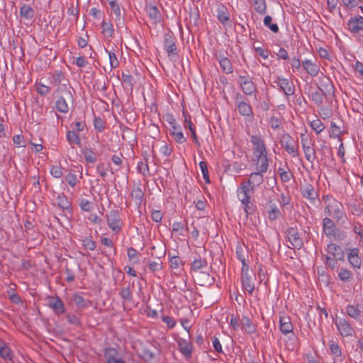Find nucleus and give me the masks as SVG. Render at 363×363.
Listing matches in <instances>:
<instances>
[{"instance_id":"f257e3e1","label":"nucleus","mask_w":363,"mask_h":363,"mask_svg":"<svg viewBox=\"0 0 363 363\" xmlns=\"http://www.w3.org/2000/svg\"><path fill=\"white\" fill-rule=\"evenodd\" d=\"M279 143L292 157L299 156L298 143L289 133H284L281 136Z\"/></svg>"},{"instance_id":"f03ea898","label":"nucleus","mask_w":363,"mask_h":363,"mask_svg":"<svg viewBox=\"0 0 363 363\" xmlns=\"http://www.w3.org/2000/svg\"><path fill=\"white\" fill-rule=\"evenodd\" d=\"M286 237L291 246L289 248L301 249L303 245V239L300 236L298 230L296 228L290 227L286 229Z\"/></svg>"},{"instance_id":"7ed1b4c3","label":"nucleus","mask_w":363,"mask_h":363,"mask_svg":"<svg viewBox=\"0 0 363 363\" xmlns=\"http://www.w3.org/2000/svg\"><path fill=\"white\" fill-rule=\"evenodd\" d=\"M274 84H276L279 90L284 94L286 98L294 94L295 85L291 80L278 77L274 81Z\"/></svg>"},{"instance_id":"20e7f679","label":"nucleus","mask_w":363,"mask_h":363,"mask_svg":"<svg viewBox=\"0 0 363 363\" xmlns=\"http://www.w3.org/2000/svg\"><path fill=\"white\" fill-rule=\"evenodd\" d=\"M106 222L112 231L118 233L121 230L123 221L118 210H112L106 214Z\"/></svg>"},{"instance_id":"39448f33","label":"nucleus","mask_w":363,"mask_h":363,"mask_svg":"<svg viewBox=\"0 0 363 363\" xmlns=\"http://www.w3.org/2000/svg\"><path fill=\"white\" fill-rule=\"evenodd\" d=\"M235 102L238 113L245 117H253V112L251 106L243 100L240 94H237L235 97Z\"/></svg>"},{"instance_id":"423d86ee","label":"nucleus","mask_w":363,"mask_h":363,"mask_svg":"<svg viewBox=\"0 0 363 363\" xmlns=\"http://www.w3.org/2000/svg\"><path fill=\"white\" fill-rule=\"evenodd\" d=\"M65 95L55 96V107L58 112L62 113H67L69 112V108L67 102L69 100H72L71 91H65Z\"/></svg>"},{"instance_id":"0eeeda50","label":"nucleus","mask_w":363,"mask_h":363,"mask_svg":"<svg viewBox=\"0 0 363 363\" xmlns=\"http://www.w3.org/2000/svg\"><path fill=\"white\" fill-rule=\"evenodd\" d=\"M175 40L176 38L172 33H167L164 35V48L168 57H178L179 55Z\"/></svg>"},{"instance_id":"6e6552de","label":"nucleus","mask_w":363,"mask_h":363,"mask_svg":"<svg viewBox=\"0 0 363 363\" xmlns=\"http://www.w3.org/2000/svg\"><path fill=\"white\" fill-rule=\"evenodd\" d=\"M254 192L253 187L248 186L243 182L237 190V195L241 203H247L249 201H251V196Z\"/></svg>"},{"instance_id":"1a4fd4ad","label":"nucleus","mask_w":363,"mask_h":363,"mask_svg":"<svg viewBox=\"0 0 363 363\" xmlns=\"http://www.w3.org/2000/svg\"><path fill=\"white\" fill-rule=\"evenodd\" d=\"M347 259L352 267L358 269H361L362 260L359 256V249L358 247L347 249Z\"/></svg>"},{"instance_id":"9d476101","label":"nucleus","mask_w":363,"mask_h":363,"mask_svg":"<svg viewBox=\"0 0 363 363\" xmlns=\"http://www.w3.org/2000/svg\"><path fill=\"white\" fill-rule=\"evenodd\" d=\"M325 211L328 216H332L337 221L340 220L344 216L343 206L342 205L337 201H334L333 203L328 204L325 208Z\"/></svg>"},{"instance_id":"9b49d317","label":"nucleus","mask_w":363,"mask_h":363,"mask_svg":"<svg viewBox=\"0 0 363 363\" xmlns=\"http://www.w3.org/2000/svg\"><path fill=\"white\" fill-rule=\"evenodd\" d=\"M269 220L273 221L281 217V213L276 203L270 198L264 206Z\"/></svg>"},{"instance_id":"f8f14e48","label":"nucleus","mask_w":363,"mask_h":363,"mask_svg":"<svg viewBox=\"0 0 363 363\" xmlns=\"http://www.w3.org/2000/svg\"><path fill=\"white\" fill-rule=\"evenodd\" d=\"M48 306L56 315H61L65 313V306L59 296H49Z\"/></svg>"},{"instance_id":"ddd939ff","label":"nucleus","mask_w":363,"mask_h":363,"mask_svg":"<svg viewBox=\"0 0 363 363\" xmlns=\"http://www.w3.org/2000/svg\"><path fill=\"white\" fill-rule=\"evenodd\" d=\"M318 89L323 93L325 98L333 96L335 86L330 78L324 77L320 79V85L318 86Z\"/></svg>"},{"instance_id":"4468645a","label":"nucleus","mask_w":363,"mask_h":363,"mask_svg":"<svg viewBox=\"0 0 363 363\" xmlns=\"http://www.w3.org/2000/svg\"><path fill=\"white\" fill-rule=\"evenodd\" d=\"M335 323L340 334L342 336L347 337L351 336L352 335L354 330L351 325L345 319H336Z\"/></svg>"},{"instance_id":"2eb2a0df","label":"nucleus","mask_w":363,"mask_h":363,"mask_svg":"<svg viewBox=\"0 0 363 363\" xmlns=\"http://www.w3.org/2000/svg\"><path fill=\"white\" fill-rule=\"evenodd\" d=\"M303 69L311 77H315L320 71L319 65L315 60H304L301 62Z\"/></svg>"},{"instance_id":"dca6fc26","label":"nucleus","mask_w":363,"mask_h":363,"mask_svg":"<svg viewBox=\"0 0 363 363\" xmlns=\"http://www.w3.org/2000/svg\"><path fill=\"white\" fill-rule=\"evenodd\" d=\"M118 355V351L114 347H107L104 350L106 363H126L125 361L119 358Z\"/></svg>"},{"instance_id":"f3484780","label":"nucleus","mask_w":363,"mask_h":363,"mask_svg":"<svg viewBox=\"0 0 363 363\" xmlns=\"http://www.w3.org/2000/svg\"><path fill=\"white\" fill-rule=\"evenodd\" d=\"M279 329L281 332L284 334L292 333L293 339L296 340V337L293 333L294 326L291 322L289 317L280 316L279 317Z\"/></svg>"},{"instance_id":"a211bd4d","label":"nucleus","mask_w":363,"mask_h":363,"mask_svg":"<svg viewBox=\"0 0 363 363\" xmlns=\"http://www.w3.org/2000/svg\"><path fill=\"white\" fill-rule=\"evenodd\" d=\"M337 228L334 221L331 218L325 217L323 219V232L328 238H333V235H334V233Z\"/></svg>"},{"instance_id":"6ab92c4d","label":"nucleus","mask_w":363,"mask_h":363,"mask_svg":"<svg viewBox=\"0 0 363 363\" xmlns=\"http://www.w3.org/2000/svg\"><path fill=\"white\" fill-rule=\"evenodd\" d=\"M300 191L303 197L313 201L318 196L317 191L311 184H306L301 186Z\"/></svg>"},{"instance_id":"aec40b11","label":"nucleus","mask_w":363,"mask_h":363,"mask_svg":"<svg viewBox=\"0 0 363 363\" xmlns=\"http://www.w3.org/2000/svg\"><path fill=\"white\" fill-rule=\"evenodd\" d=\"M264 172H260V171L257 170V172H252L250 174L249 179L244 182L247 184L248 186H251L255 189V187L262 184L264 182L263 174Z\"/></svg>"},{"instance_id":"412c9836","label":"nucleus","mask_w":363,"mask_h":363,"mask_svg":"<svg viewBox=\"0 0 363 363\" xmlns=\"http://www.w3.org/2000/svg\"><path fill=\"white\" fill-rule=\"evenodd\" d=\"M348 29L354 33H358L360 30H362L363 26V17H352L347 23Z\"/></svg>"},{"instance_id":"4be33fe9","label":"nucleus","mask_w":363,"mask_h":363,"mask_svg":"<svg viewBox=\"0 0 363 363\" xmlns=\"http://www.w3.org/2000/svg\"><path fill=\"white\" fill-rule=\"evenodd\" d=\"M253 152L267 151L265 143L260 135H251Z\"/></svg>"},{"instance_id":"5701e85b","label":"nucleus","mask_w":363,"mask_h":363,"mask_svg":"<svg viewBox=\"0 0 363 363\" xmlns=\"http://www.w3.org/2000/svg\"><path fill=\"white\" fill-rule=\"evenodd\" d=\"M216 12V16L219 22L223 26L228 25V22L230 21V13L228 9L225 6L221 5L218 6Z\"/></svg>"},{"instance_id":"b1692460","label":"nucleus","mask_w":363,"mask_h":363,"mask_svg":"<svg viewBox=\"0 0 363 363\" xmlns=\"http://www.w3.org/2000/svg\"><path fill=\"white\" fill-rule=\"evenodd\" d=\"M216 58L218 60L220 66L224 72L226 74H230L233 72L231 62L224 55L222 54L217 55Z\"/></svg>"},{"instance_id":"393cba45","label":"nucleus","mask_w":363,"mask_h":363,"mask_svg":"<svg viewBox=\"0 0 363 363\" xmlns=\"http://www.w3.org/2000/svg\"><path fill=\"white\" fill-rule=\"evenodd\" d=\"M241 282L242 288L247 291L249 294L252 295L255 290V283L252 277L250 274L241 276Z\"/></svg>"},{"instance_id":"a878e982","label":"nucleus","mask_w":363,"mask_h":363,"mask_svg":"<svg viewBox=\"0 0 363 363\" xmlns=\"http://www.w3.org/2000/svg\"><path fill=\"white\" fill-rule=\"evenodd\" d=\"M178 346L180 352L186 357H190L192 354L193 346L191 342H187L184 340H180L178 341Z\"/></svg>"},{"instance_id":"bb28decb","label":"nucleus","mask_w":363,"mask_h":363,"mask_svg":"<svg viewBox=\"0 0 363 363\" xmlns=\"http://www.w3.org/2000/svg\"><path fill=\"white\" fill-rule=\"evenodd\" d=\"M146 11L149 18L156 24L161 19V13L157 6L149 5L146 6Z\"/></svg>"},{"instance_id":"cd10ccee","label":"nucleus","mask_w":363,"mask_h":363,"mask_svg":"<svg viewBox=\"0 0 363 363\" xmlns=\"http://www.w3.org/2000/svg\"><path fill=\"white\" fill-rule=\"evenodd\" d=\"M170 135L173 136L174 140L178 143H184L186 140V138L184 136L179 125L172 126Z\"/></svg>"},{"instance_id":"c85d7f7f","label":"nucleus","mask_w":363,"mask_h":363,"mask_svg":"<svg viewBox=\"0 0 363 363\" xmlns=\"http://www.w3.org/2000/svg\"><path fill=\"white\" fill-rule=\"evenodd\" d=\"M20 15L25 19L30 20L34 17L35 11L30 5L24 4L20 8Z\"/></svg>"},{"instance_id":"c756f323","label":"nucleus","mask_w":363,"mask_h":363,"mask_svg":"<svg viewBox=\"0 0 363 363\" xmlns=\"http://www.w3.org/2000/svg\"><path fill=\"white\" fill-rule=\"evenodd\" d=\"M72 301L79 308H85L91 305V301L84 299L78 294H73Z\"/></svg>"},{"instance_id":"7c9ffc66","label":"nucleus","mask_w":363,"mask_h":363,"mask_svg":"<svg viewBox=\"0 0 363 363\" xmlns=\"http://www.w3.org/2000/svg\"><path fill=\"white\" fill-rule=\"evenodd\" d=\"M240 89L246 95H252L257 92L256 86L252 79L249 80L248 82H245V83L243 82V84H242Z\"/></svg>"},{"instance_id":"2f4dec72","label":"nucleus","mask_w":363,"mask_h":363,"mask_svg":"<svg viewBox=\"0 0 363 363\" xmlns=\"http://www.w3.org/2000/svg\"><path fill=\"white\" fill-rule=\"evenodd\" d=\"M303 150L307 161L310 163H313V162L317 159L316 151L314 146L304 147H303Z\"/></svg>"},{"instance_id":"473e14b6","label":"nucleus","mask_w":363,"mask_h":363,"mask_svg":"<svg viewBox=\"0 0 363 363\" xmlns=\"http://www.w3.org/2000/svg\"><path fill=\"white\" fill-rule=\"evenodd\" d=\"M338 278L342 282H350L353 279V274L348 269L341 268L338 272Z\"/></svg>"},{"instance_id":"72a5a7b5","label":"nucleus","mask_w":363,"mask_h":363,"mask_svg":"<svg viewBox=\"0 0 363 363\" xmlns=\"http://www.w3.org/2000/svg\"><path fill=\"white\" fill-rule=\"evenodd\" d=\"M330 350L331 354L334 356V363L338 361L342 355V350L337 343L334 341H330L329 343Z\"/></svg>"},{"instance_id":"f704fd0d","label":"nucleus","mask_w":363,"mask_h":363,"mask_svg":"<svg viewBox=\"0 0 363 363\" xmlns=\"http://www.w3.org/2000/svg\"><path fill=\"white\" fill-rule=\"evenodd\" d=\"M57 206L62 210L71 209V203L64 194H58L57 196Z\"/></svg>"},{"instance_id":"c9c22d12","label":"nucleus","mask_w":363,"mask_h":363,"mask_svg":"<svg viewBox=\"0 0 363 363\" xmlns=\"http://www.w3.org/2000/svg\"><path fill=\"white\" fill-rule=\"evenodd\" d=\"M102 33L104 36L111 38L113 35L114 29L112 23L103 21L101 23Z\"/></svg>"},{"instance_id":"e433bc0d","label":"nucleus","mask_w":363,"mask_h":363,"mask_svg":"<svg viewBox=\"0 0 363 363\" xmlns=\"http://www.w3.org/2000/svg\"><path fill=\"white\" fill-rule=\"evenodd\" d=\"M242 327L249 334L254 333L256 330L255 325L247 316L242 317Z\"/></svg>"},{"instance_id":"4c0bfd02","label":"nucleus","mask_w":363,"mask_h":363,"mask_svg":"<svg viewBox=\"0 0 363 363\" xmlns=\"http://www.w3.org/2000/svg\"><path fill=\"white\" fill-rule=\"evenodd\" d=\"M255 10L259 14H264L267 11L265 0H252Z\"/></svg>"},{"instance_id":"58836bf2","label":"nucleus","mask_w":363,"mask_h":363,"mask_svg":"<svg viewBox=\"0 0 363 363\" xmlns=\"http://www.w3.org/2000/svg\"><path fill=\"white\" fill-rule=\"evenodd\" d=\"M66 138L69 144L80 145L81 140L79 136L75 133L74 130H68L66 134Z\"/></svg>"},{"instance_id":"ea45409f","label":"nucleus","mask_w":363,"mask_h":363,"mask_svg":"<svg viewBox=\"0 0 363 363\" xmlns=\"http://www.w3.org/2000/svg\"><path fill=\"white\" fill-rule=\"evenodd\" d=\"M82 154L85 160L89 163H95L97 160L96 155L89 148H85L82 150Z\"/></svg>"},{"instance_id":"a19ab883","label":"nucleus","mask_w":363,"mask_h":363,"mask_svg":"<svg viewBox=\"0 0 363 363\" xmlns=\"http://www.w3.org/2000/svg\"><path fill=\"white\" fill-rule=\"evenodd\" d=\"M346 313L350 317L354 320H359L361 313L358 308L354 307V305H348L346 307Z\"/></svg>"},{"instance_id":"79ce46f5","label":"nucleus","mask_w":363,"mask_h":363,"mask_svg":"<svg viewBox=\"0 0 363 363\" xmlns=\"http://www.w3.org/2000/svg\"><path fill=\"white\" fill-rule=\"evenodd\" d=\"M323 93L318 90L312 92L310 97L317 106H320L323 103Z\"/></svg>"},{"instance_id":"37998d69","label":"nucleus","mask_w":363,"mask_h":363,"mask_svg":"<svg viewBox=\"0 0 363 363\" xmlns=\"http://www.w3.org/2000/svg\"><path fill=\"white\" fill-rule=\"evenodd\" d=\"M206 260L199 257L198 259H195L191 263V269L194 271H198L203 267H206Z\"/></svg>"},{"instance_id":"c03bdc74","label":"nucleus","mask_w":363,"mask_h":363,"mask_svg":"<svg viewBox=\"0 0 363 363\" xmlns=\"http://www.w3.org/2000/svg\"><path fill=\"white\" fill-rule=\"evenodd\" d=\"M0 357L6 360L12 361L13 353L10 347L5 343L0 351Z\"/></svg>"},{"instance_id":"a18cd8bd","label":"nucleus","mask_w":363,"mask_h":363,"mask_svg":"<svg viewBox=\"0 0 363 363\" xmlns=\"http://www.w3.org/2000/svg\"><path fill=\"white\" fill-rule=\"evenodd\" d=\"M310 125L311 128L317 133H320L324 129L325 125L320 119H315L311 122Z\"/></svg>"},{"instance_id":"49530a36","label":"nucleus","mask_w":363,"mask_h":363,"mask_svg":"<svg viewBox=\"0 0 363 363\" xmlns=\"http://www.w3.org/2000/svg\"><path fill=\"white\" fill-rule=\"evenodd\" d=\"M272 18L270 16H266L264 18V24L267 26L273 33H277L279 32V26L277 23H272Z\"/></svg>"},{"instance_id":"de8ad7c7","label":"nucleus","mask_w":363,"mask_h":363,"mask_svg":"<svg viewBox=\"0 0 363 363\" xmlns=\"http://www.w3.org/2000/svg\"><path fill=\"white\" fill-rule=\"evenodd\" d=\"M131 196L137 203L140 204L144 197V193L140 187H137L132 190Z\"/></svg>"},{"instance_id":"09e8293b","label":"nucleus","mask_w":363,"mask_h":363,"mask_svg":"<svg viewBox=\"0 0 363 363\" xmlns=\"http://www.w3.org/2000/svg\"><path fill=\"white\" fill-rule=\"evenodd\" d=\"M278 174H279V177L281 178V180L283 182H288L290 181L292 174L291 173L290 170H285L282 167H279L278 169Z\"/></svg>"},{"instance_id":"8fccbe9b","label":"nucleus","mask_w":363,"mask_h":363,"mask_svg":"<svg viewBox=\"0 0 363 363\" xmlns=\"http://www.w3.org/2000/svg\"><path fill=\"white\" fill-rule=\"evenodd\" d=\"M157 248L158 252H156L157 247L152 246L151 247V255L158 259H160L165 255V249L162 245L158 247Z\"/></svg>"},{"instance_id":"3c124183","label":"nucleus","mask_w":363,"mask_h":363,"mask_svg":"<svg viewBox=\"0 0 363 363\" xmlns=\"http://www.w3.org/2000/svg\"><path fill=\"white\" fill-rule=\"evenodd\" d=\"M82 245L87 250H94L96 247V242L94 241L91 237H86L82 240Z\"/></svg>"},{"instance_id":"603ef678","label":"nucleus","mask_w":363,"mask_h":363,"mask_svg":"<svg viewBox=\"0 0 363 363\" xmlns=\"http://www.w3.org/2000/svg\"><path fill=\"white\" fill-rule=\"evenodd\" d=\"M65 179L72 188H74L79 183L77 175L72 172L65 176Z\"/></svg>"},{"instance_id":"864d4df0","label":"nucleus","mask_w":363,"mask_h":363,"mask_svg":"<svg viewBox=\"0 0 363 363\" xmlns=\"http://www.w3.org/2000/svg\"><path fill=\"white\" fill-rule=\"evenodd\" d=\"M257 170L260 171V172H266L268 169L269 167V159L268 157H264L259 162H256Z\"/></svg>"},{"instance_id":"5fc2aeb1","label":"nucleus","mask_w":363,"mask_h":363,"mask_svg":"<svg viewBox=\"0 0 363 363\" xmlns=\"http://www.w3.org/2000/svg\"><path fill=\"white\" fill-rule=\"evenodd\" d=\"M119 294L125 301L130 302L133 300L132 292L129 287L123 288Z\"/></svg>"},{"instance_id":"6e6d98bb","label":"nucleus","mask_w":363,"mask_h":363,"mask_svg":"<svg viewBox=\"0 0 363 363\" xmlns=\"http://www.w3.org/2000/svg\"><path fill=\"white\" fill-rule=\"evenodd\" d=\"M342 247L334 243H329L327 245L326 251L328 254L331 255L333 257L336 255V253H338L342 250Z\"/></svg>"},{"instance_id":"4d7b16f0","label":"nucleus","mask_w":363,"mask_h":363,"mask_svg":"<svg viewBox=\"0 0 363 363\" xmlns=\"http://www.w3.org/2000/svg\"><path fill=\"white\" fill-rule=\"evenodd\" d=\"M105 50L108 54L111 69L117 67L119 65V62L116 54L113 52L108 51L106 48H105Z\"/></svg>"},{"instance_id":"13d9d810","label":"nucleus","mask_w":363,"mask_h":363,"mask_svg":"<svg viewBox=\"0 0 363 363\" xmlns=\"http://www.w3.org/2000/svg\"><path fill=\"white\" fill-rule=\"evenodd\" d=\"M347 238V233L343 230L340 228H337L335 232L334 233V235H333V238L337 241L341 242L345 240Z\"/></svg>"},{"instance_id":"bf43d9fd","label":"nucleus","mask_w":363,"mask_h":363,"mask_svg":"<svg viewBox=\"0 0 363 363\" xmlns=\"http://www.w3.org/2000/svg\"><path fill=\"white\" fill-rule=\"evenodd\" d=\"M199 167L203 174V177L206 183L210 182L208 166L207 163L204 161H201L199 162Z\"/></svg>"},{"instance_id":"052dcab7","label":"nucleus","mask_w":363,"mask_h":363,"mask_svg":"<svg viewBox=\"0 0 363 363\" xmlns=\"http://www.w3.org/2000/svg\"><path fill=\"white\" fill-rule=\"evenodd\" d=\"M79 206L83 211L89 212L93 208V203L85 199H82L79 202Z\"/></svg>"},{"instance_id":"680f3d73","label":"nucleus","mask_w":363,"mask_h":363,"mask_svg":"<svg viewBox=\"0 0 363 363\" xmlns=\"http://www.w3.org/2000/svg\"><path fill=\"white\" fill-rule=\"evenodd\" d=\"M128 257L133 263H138L139 262L138 257V251L133 247H129L127 251Z\"/></svg>"},{"instance_id":"e2e57ef3","label":"nucleus","mask_w":363,"mask_h":363,"mask_svg":"<svg viewBox=\"0 0 363 363\" xmlns=\"http://www.w3.org/2000/svg\"><path fill=\"white\" fill-rule=\"evenodd\" d=\"M245 254L246 251L245 250V247L242 246L241 245H238L236 247V255L237 258L240 261L243 262L245 261Z\"/></svg>"},{"instance_id":"0e129e2a","label":"nucleus","mask_w":363,"mask_h":363,"mask_svg":"<svg viewBox=\"0 0 363 363\" xmlns=\"http://www.w3.org/2000/svg\"><path fill=\"white\" fill-rule=\"evenodd\" d=\"M301 142L302 148L304 147L315 146L314 141L311 140L308 136L303 133L301 135Z\"/></svg>"},{"instance_id":"69168bd1","label":"nucleus","mask_w":363,"mask_h":363,"mask_svg":"<svg viewBox=\"0 0 363 363\" xmlns=\"http://www.w3.org/2000/svg\"><path fill=\"white\" fill-rule=\"evenodd\" d=\"M36 91L39 94L45 96L50 92L51 88L48 86L39 83L37 84Z\"/></svg>"},{"instance_id":"338daca9","label":"nucleus","mask_w":363,"mask_h":363,"mask_svg":"<svg viewBox=\"0 0 363 363\" xmlns=\"http://www.w3.org/2000/svg\"><path fill=\"white\" fill-rule=\"evenodd\" d=\"M51 175L57 179H59L62 177V169L60 166L53 165L50 169Z\"/></svg>"},{"instance_id":"774afa93","label":"nucleus","mask_w":363,"mask_h":363,"mask_svg":"<svg viewBox=\"0 0 363 363\" xmlns=\"http://www.w3.org/2000/svg\"><path fill=\"white\" fill-rule=\"evenodd\" d=\"M121 80L124 84L129 85L131 87L133 85V77L130 74H129L128 72L126 73H125V72L122 73Z\"/></svg>"}]
</instances>
